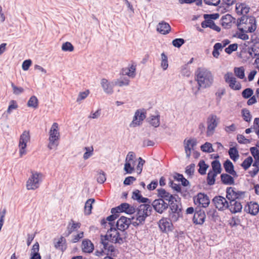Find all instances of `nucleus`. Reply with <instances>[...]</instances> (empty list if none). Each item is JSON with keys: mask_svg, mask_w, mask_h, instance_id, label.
I'll use <instances>...</instances> for the list:
<instances>
[{"mask_svg": "<svg viewBox=\"0 0 259 259\" xmlns=\"http://www.w3.org/2000/svg\"><path fill=\"white\" fill-rule=\"evenodd\" d=\"M250 10V8L245 3H238L236 5V11L238 15L243 16L237 20V25L239 27L242 24H245V29H247L246 32L252 33L256 28V19L254 16H247V14Z\"/></svg>", "mask_w": 259, "mask_h": 259, "instance_id": "obj_1", "label": "nucleus"}, {"mask_svg": "<svg viewBox=\"0 0 259 259\" xmlns=\"http://www.w3.org/2000/svg\"><path fill=\"white\" fill-rule=\"evenodd\" d=\"M195 79L197 81L198 87L193 92L195 95L199 93L201 89L209 88L213 82V76L208 69L203 68H198L195 72Z\"/></svg>", "mask_w": 259, "mask_h": 259, "instance_id": "obj_2", "label": "nucleus"}, {"mask_svg": "<svg viewBox=\"0 0 259 259\" xmlns=\"http://www.w3.org/2000/svg\"><path fill=\"white\" fill-rule=\"evenodd\" d=\"M110 228L108 229L106 234L101 235L100 243L107 247L108 245V241L113 243H119L120 244L123 243L127 238V235H120L118 232V229L115 227L113 223H108Z\"/></svg>", "mask_w": 259, "mask_h": 259, "instance_id": "obj_3", "label": "nucleus"}, {"mask_svg": "<svg viewBox=\"0 0 259 259\" xmlns=\"http://www.w3.org/2000/svg\"><path fill=\"white\" fill-rule=\"evenodd\" d=\"M168 204L170 209L169 211V218L173 222L177 221L180 217H182V206L181 203L174 197V199L168 202Z\"/></svg>", "mask_w": 259, "mask_h": 259, "instance_id": "obj_4", "label": "nucleus"}, {"mask_svg": "<svg viewBox=\"0 0 259 259\" xmlns=\"http://www.w3.org/2000/svg\"><path fill=\"white\" fill-rule=\"evenodd\" d=\"M152 210V206L149 204L140 205L136 208V220H141V222H145L146 218L151 214Z\"/></svg>", "mask_w": 259, "mask_h": 259, "instance_id": "obj_5", "label": "nucleus"}, {"mask_svg": "<svg viewBox=\"0 0 259 259\" xmlns=\"http://www.w3.org/2000/svg\"><path fill=\"white\" fill-rule=\"evenodd\" d=\"M226 197L230 202L237 200H243L245 196V192L237 190L235 188L229 187L226 189Z\"/></svg>", "mask_w": 259, "mask_h": 259, "instance_id": "obj_6", "label": "nucleus"}, {"mask_svg": "<svg viewBox=\"0 0 259 259\" xmlns=\"http://www.w3.org/2000/svg\"><path fill=\"white\" fill-rule=\"evenodd\" d=\"M58 124L55 122L53 124L50 131L49 144L48 148L52 149L55 147L57 146L58 141L59 139L60 134L58 131Z\"/></svg>", "mask_w": 259, "mask_h": 259, "instance_id": "obj_7", "label": "nucleus"}, {"mask_svg": "<svg viewBox=\"0 0 259 259\" xmlns=\"http://www.w3.org/2000/svg\"><path fill=\"white\" fill-rule=\"evenodd\" d=\"M212 203L215 209H218L219 211H225L229 207V201L226 197L221 195L214 196L212 199Z\"/></svg>", "mask_w": 259, "mask_h": 259, "instance_id": "obj_8", "label": "nucleus"}, {"mask_svg": "<svg viewBox=\"0 0 259 259\" xmlns=\"http://www.w3.org/2000/svg\"><path fill=\"white\" fill-rule=\"evenodd\" d=\"M224 79L225 82L229 84V86L231 89L236 91L241 90L242 88L241 84L240 82L237 81L232 72H227L224 75Z\"/></svg>", "mask_w": 259, "mask_h": 259, "instance_id": "obj_9", "label": "nucleus"}, {"mask_svg": "<svg viewBox=\"0 0 259 259\" xmlns=\"http://www.w3.org/2000/svg\"><path fill=\"white\" fill-rule=\"evenodd\" d=\"M131 224V219L130 218L121 216L116 222L115 227L122 232V235L127 236V233L125 230L129 228Z\"/></svg>", "mask_w": 259, "mask_h": 259, "instance_id": "obj_10", "label": "nucleus"}, {"mask_svg": "<svg viewBox=\"0 0 259 259\" xmlns=\"http://www.w3.org/2000/svg\"><path fill=\"white\" fill-rule=\"evenodd\" d=\"M41 173L35 172L32 173L27 182L26 187L28 190H35L39 187Z\"/></svg>", "mask_w": 259, "mask_h": 259, "instance_id": "obj_11", "label": "nucleus"}, {"mask_svg": "<svg viewBox=\"0 0 259 259\" xmlns=\"http://www.w3.org/2000/svg\"><path fill=\"white\" fill-rule=\"evenodd\" d=\"M193 201L195 204L201 205L204 208L207 207L210 203V200L207 194L201 192L193 197Z\"/></svg>", "mask_w": 259, "mask_h": 259, "instance_id": "obj_12", "label": "nucleus"}, {"mask_svg": "<svg viewBox=\"0 0 259 259\" xmlns=\"http://www.w3.org/2000/svg\"><path fill=\"white\" fill-rule=\"evenodd\" d=\"M30 137L29 132L25 131L23 132L20 136L19 147L20 148V154L22 156L23 154H25V148L27 146V143L30 140Z\"/></svg>", "mask_w": 259, "mask_h": 259, "instance_id": "obj_13", "label": "nucleus"}, {"mask_svg": "<svg viewBox=\"0 0 259 259\" xmlns=\"http://www.w3.org/2000/svg\"><path fill=\"white\" fill-rule=\"evenodd\" d=\"M206 215L204 211L201 208V206H197L195 208L193 221L196 224L202 225L205 221Z\"/></svg>", "mask_w": 259, "mask_h": 259, "instance_id": "obj_14", "label": "nucleus"}, {"mask_svg": "<svg viewBox=\"0 0 259 259\" xmlns=\"http://www.w3.org/2000/svg\"><path fill=\"white\" fill-rule=\"evenodd\" d=\"M152 205L154 210L161 214L168 207V203L163 201L162 199H157L153 201Z\"/></svg>", "mask_w": 259, "mask_h": 259, "instance_id": "obj_15", "label": "nucleus"}, {"mask_svg": "<svg viewBox=\"0 0 259 259\" xmlns=\"http://www.w3.org/2000/svg\"><path fill=\"white\" fill-rule=\"evenodd\" d=\"M172 221L169 219L163 218L159 221V227L161 231L164 233H168L172 230Z\"/></svg>", "mask_w": 259, "mask_h": 259, "instance_id": "obj_16", "label": "nucleus"}, {"mask_svg": "<svg viewBox=\"0 0 259 259\" xmlns=\"http://www.w3.org/2000/svg\"><path fill=\"white\" fill-rule=\"evenodd\" d=\"M218 124L217 121V116L211 115L207 119V136H210L213 133L215 127Z\"/></svg>", "mask_w": 259, "mask_h": 259, "instance_id": "obj_17", "label": "nucleus"}, {"mask_svg": "<svg viewBox=\"0 0 259 259\" xmlns=\"http://www.w3.org/2000/svg\"><path fill=\"white\" fill-rule=\"evenodd\" d=\"M146 118V112L137 110L135 112L133 120L130 124V126L135 127L140 125L141 122Z\"/></svg>", "mask_w": 259, "mask_h": 259, "instance_id": "obj_18", "label": "nucleus"}, {"mask_svg": "<svg viewBox=\"0 0 259 259\" xmlns=\"http://www.w3.org/2000/svg\"><path fill=\"white\" fill-rule=\"evenodd\" d=\"M242 200H237L231 201L229 202L228 209H229L232 213H236L241 211L242 209L243 203Z\"/></svg>", "mask_w": 259, "mask_h": 259, "instance_id": "obj_19", "label": "nucleus"}, {"mask_svg": "<svg viewBox=\"0 0 259 259\" xmlns=\"http://www.w3.org/2000/svg\"><path fill=\"white\" fill-rule=\"evenodd\" d=\"M244 211L252 215H255L258 213L259 205L256 202H248L244 206Z\"/></svg>", "mask_w": 259, "mask_h": 259, "instance_id": "obj_20", "label": "nucleus"}, {"mask_svg": "<svg viewBox=\"0 0 259 259\" xmlns=\"http://www.w3.org/2000/svg\"><path fill=\"white\" fill-rule=\"evenodd\" d=\"M81 227V224L79 222H75L72 219L69 222L67 231L64 233L65 237H68L73 232L76 231Z\"/></svg>", "mask_w": 259, "mask_h": 259, "instance_id": "obj_21", "label": "nucleus"}, {"mask_svg": "<svg viewBox=\"0 0 259 259\" xmlns=\"http://www.w3.org/2000/svg\"><path fill=\"white\" fill-rule=\"evenodd\" d=\"M185 151L187 157L189 158L191 155V151L197 144V141L195 139H190L186 141L184 140Z\"/></svg>", "mask_w": 259, "mask_h": 259, "instance_id": "obj_22", "label": "nucleus"}, {"mask_svg": "<svg viewBox=\"0 0 259 259\" xmlns=\"http://www.w3.org/2000/svg\"><path fill=\"white\" fill-rule=\"evenodd\" d=\"M157 191L158 199H162L163 201H167L168 202L174 199L175 196L167 192L164 189H158Z\"/></svg>", "mask_w": 259, "mask_h": 259, "instance_id": "obj_23", "label": "nucleus"}, {"mask_svg": "<svg viewBox=\"0 0 259 259\" xmlns=\"http://www.w3.org/2000/svg\"><path fill=\"white\" fill-rule=\"evenodd\" d=\"M223 165L225 171L227 173L231 175L234 177H237L238 176L237 172L234 170V165L230 160H226L224 162Z\"/></svg>", "mask_w": 259, "mask_h": 259, "instance_id": "obj_24", "label": "nucleus"}, {"mask_svg": "<svg viewBox=\"0 0 259 259\" xmlns=\"http://www.w3.org/2000/svg\"><path fill=\"white\" fill-rule=\"evenodd\" d=\"M132 198L137 200L139 203H143L144 204L151 203L149 199L142 196L139 190H136L133 192Z\"/></svg>", "mask_w": 259, "mask_h": 259, "instance_id": "obj_25", "label": "nucleus"}, {"mask_svg": "<svg viewBox=\"0 0 259 259\" xmlns=\"http://www.w3.org/2000/svg\"><path fill=\"white\" fill-rule=\"evenodd\" d=\"M82 250L85 253H91L94 249L93 243L89 239H84L82 242Z\"/></svg>", "mask_w": 259, "mask_h": 259, "instance_id": "obj_26", "label": "nucleus"}, {"mask_svg": "<svg viewBox=\"0 0 259 259\" xmlns=\"http://www.w3.org/2000/svg\"><path fill=\"white\" fill-rule=\"evenodd\" d=\"M171 27L168 23L162 21L160 22L157 27V30L162 34H166L170 31Z\"/></svg>", "mask_w": 259, "mask_h": 259, "instance_id": "obj_27", "label": "nucleus"}, {"mask_svg": "<svg viewBox=\"0 0 259 259\" xmlns=\"http://www.w3.org/2000/svg\"><path fill=\"white\" fill-rule=\"evenodd\" d=\"M235 19L233 18L231 15L227 14L223 16L221 19V24L223 26L227 27L228 26L230 27L231 23L233 22H235Z\"/></svg>", "mask_w": 259, "mask_h": 259, "instance_id": "obj_28", "label": "nucleus"}, {"mask_svg": "<svg viewBox=\"0 0 259 259\" xmlns=\"http://www.w3.org/2000/svg\"><path fill=\"white\" fill-rule=\"evenodd\" d=\"M234 73L237 78L244 79V81L247 80L245 75V69L243 66L234 67Z\"/></svg>", "mask_w": 259, "mask_h": 259, "instance_id": "obj_29", "label": "nucleus"}, {"mask_svg": "<svg viewBox=\"0 0 259 259\" xmlns=\"http://www.w3.org/2000/svg\"><path fill=\"white\" fill-rule=\"evenodd\" d=\"M102 87L103 88L104 91L108 94H111L113 92V85L111 84L105 78H103L101 80V82Z\"/></svg>", "mask_w": 259, "mask_h": 259, "instance_id": "obj_30", "label": "nucleus"}, {"mask_svg": "<svg viewBox=\"0 0 259 259\" xmlns=\"http://www.w3.org/2000/svg\"><path fill=\"white\" fill-rule=\"evenodd\" d=\"M221 180L225 185H234V179L233 177L227 174H222L221 175Z\"/></svg>", "mask_w": 259, "mask_h": 259, "instance_id": "obj_31", "label": "nucleus"}, {"mask_svg": "<svg viewBox=\"0 0 259 259\" xmlns=\"http://www.w3.org/2000/svg\"><path fill=\"white\" fill-rule=\"evenodd\" d=\"M121 207L122 208L123 212L128 214H132L136 212V208L127 203H122Z\"/></svg>", "mask_w": 259, "mask_h": 259, "instance_id": "obj_32", "label": "nucleus"}, {"mask_svg": "<svg viewBox=\"0 0 259 259\" xmlns=\"http://www.w3.org/2000/svg\"><path fill=\"white\" fill-rule=\"evenodd\" d=\"M207 215L208 217L213 222H215L220 220L218 212L215 208L209 209L207 211Z\"/></svg>", "mask_w": 259, "mask_h": 259, "instance_id": "obj_33", "label": "nucleus"}, {"mask_svg": "<svg viewBox=\"0 0 259 259\" xmlns=\"http://www.w3.org/2000/svg\"><path fill=\"white\" fill-rule=\"evenodd\" d=\"M95 200L93 198L89 199L85 202L84 205V214L89 215L92 212V204L95 202Z\"/></svg>", "mask_w": 259, "mask_h": 259, "instance_id": "obj_34", "label": "nucleus"}, {"mask_svg": "<svg viewBox=\"0 0 259 259\" xmlns=\"http://www.w3.org/2000/svg\"><path fill=\"white\" fill-rule=\"evenodd\" d=\"M160 115H152L149 117V122L155 127H157L160 124Z\"/></svg>", "mask_w": 259, "mask_h": 259, "instance_id": "obj_35", "label": "nucleus"}, {"mask_svg": "<svg viewBox=\"0 0 259 259\" xmlns=\"http://www.w3.org/2000/svg\"><path fill=\"white\" fill-rule=\"evenodd\" d=\"M211 166L212 168V172L217 174H221L222 171L221 164L220 161L218 160H214L211 162Z\"/></svg>", "mask_w": 259, "mask_h": 259, "instance_id": "obj_36", "label": "nucleus"}, {"mask_svg": "<svg viewBox=\"0 0 259 259\" xmlns=\"http://www.w3.org/2000/svg\"><path fill=\"white\" fill-rule=\"evenodd\" d=\"M238 29L240 32H236L233 35V36L244 40L248 39L249 38L248 35L244 33L245 31L247 32L246 31H247V29L244 30L243 28H239Z\"/></svg>", "mask_w": 259, "mask_h": 259, "instance_id": "obj_37", "label": "nucleus"}, {"mask_svg": "<svg viewBox=\"0 0 259 259\" xmlns=\"http://www.w3.org/2000/svg\"><path fill=\"white\" fill-rule=\"evenodd\" d=\"M228 153L231 159L234 161L238 159L239 157L238 151L235 147L230 148L229 150Z\"/></svg>", "mask_w": 259, "mask_h": 259, "instance_id": "obj_38", "label": "nucleus"}, {"mask_svg": "<svg viewBox=\"0 0 259 259\" xmlns=\"http://www.w3.org/2000/svg\"><path fill=\"white\" fill-rule=\"evenodd\" d=\"M199 166L198 172L201 175H204L206 174V171L208 167V165L206 164L203 160H201L198 164Z\"/></svg>", "mask_w": 259, "mask_h": 259, "instance_id": "obj_39", "label": "nucleus"}, {"mask_svg": "<svg viewBox=\"0 0 259 259\" xmlns=\"http://www.w3.org/2000/svg\"><path fill=\"white\" fill-rule=\"evenodd\" d=\"M217 175L218 174L212 172V171H209L208 172L206 179L207 183L208 185L211 186L214 184L215 181V177H217Z\"/></svg>", "mask_w": 259, "mask_h": 259, "instance_id": "obj_40", "label": "nucleus"}, {"mask_svg": "<svg viewBox=\"0 0 259 259\" xmlns=\"http://www.w3.org/2000/svg\"><path fill=\"white\" fill-rule=\"evenodd\" d=\"M129 79L127 77H122L120 78L117 79L115 82L114 85L119 87H122L123 85H128L129 84Z\"/></svg>", "mask_w": 259, "mask_h": 259, "instance_id": "obj_41", "label": "nucleus"}, {"mask_svg": "<svg viewBox=\"0 0 259 259\" xmlns=\"http://www.w3.org/2000/svg\"><path fill=\"white\" fill-rule=\"evenodd\" d=\"M38 100L37 98L34 96H31L27 102V106L29 107H32L36 109L38 107Z\"/></svg>", "mask_w": 259, "mask_h": 259, "instance_id": "obj_42", "label": "nucleus"}, {"mask_svg": "<svg viewBox=\"0 0 259 259\" xmlns=\"http://www.w3.org/2000/svg\"><path fill=\"white\" fill-rule=\"evenodd\" d=\"M253 162V158L251 156H249L242 162L241 166L244 170H247L251 166Z\"/></svg>", "mask_w": 259, "mask_h": 259, "instance_id": "obj_43", "label": "nucleus"}, {"mask_svg": "<svg viewBox=\"0 0 259 259\" xmlns=\"http://www.w3.org/2000/svg\"><path fill=\"white\" fill-rule=\"evenodd\" d=\"M201 150L204 152L211 153L214 151L212 144L208 142H206L200 147Z\"/></svg>", "mask_w": 259, "mask_h": 259, "instance_id": "obj_44", "label": "nucleus"}, {"mask_svg": "<svg viewBox=\"0 0 259 259\" xmlns=\"http://www.w3.org/2000/svg\"><path fill=\"white\" fill-rule=\"evenodd\" d=\"M97 180L99 183L103 184L106 180V174L102 170L98 171Z\"/></svg>", "mask_w": 259, "mask_h": 259, "instance_id": "obj_45", "label": "nucleus"}, {"mask_svg": "<svg viewBox=\"0 0 259 259\" xmlns=\"http://www.w3.org/2000/svg\"><path fill=\"white\" fill-rule=\"evenodd\" d=\"M222 50V46L220 42H217L213 46V50L212 51V55L215 58H218L220 55L219 50Z\"/></svg>", "mask_w": 259, "mask_h": 259, "instance_id": "obj_46", "label": "nucleus"}, {"mask_svg": "<svg viewBox=\"0 0 259 259\" xmlns=\"http://www.w3.org/2000/svg\"><path fill=\"white\" fill-rule=\"evenodd\" d=\"M195 164L191 163L186 167L185 173L189 176V177L192 178L193 176L195 171Z\"/></svg>", "mask_w": 259, "mask_h": 259, "instance_id": "obj_47", "label": "nucleus"}, {"mask_svg": "<svg viewBox=\"0 0 259 259\" xmlns=\"http://www.w3.org/2000/svg\"><path fill=\"white\" fill-rule=\"evenodd\" d=\"M114 221V216L112 214L107 217L106 219H102L101 221V224L103 227L106 228L107 226H109L108 223H113L112 222Z\"/></svg>", "mask_w": 259, "mask_h": 259, "instance_id": "obj_48", "label": "nucleus"}, {"mask_svg": "<svg viewBox=\"0 0 259 259\" xmlns=\"http://www.w3.org/2000/svg\"><path fill=\"white\" fill-rule=\"evenodd\" d=\"M241 113L243 119L246 122H249L251 118L250 111L248 109L244 108L242 110Z\"/></svg>", "mask_w": 259, "mask_h": 259, "instance_id": "obj_49", "label": "nucleus"}, {"mask_svg": "<svg viewBox=\"0 0 259 259\" xmlns=\"http://www.w3.org/2000/svg\"><path fill=\"white\" fill-rule=\"evenodd\" d=\"M253 94V90L252 89L249 88H246L245 90H244L241 93L242 96L244 99L249 98L250 97H251L252 96Z\"/></svg>", "mask_w": 259, "mask_h": 259, "instance_id": "obj_50", "label": "nucleus"}, {"mask_svg": "<svg viewBox=\"0 0 259 259\" xmlns=\"http://www.w3.org/2000/svg\"><path fill=\"white\" fill-rule=\"evenodd\" d=\"M161 56V66L162 67L163 70H166L168 67V61L167 56L162 53Z\"/></svg>", "mask_w": 259, "mask_h": 259, "instance_id": "obj_51", "label": "nucleus"}, {"mask_svg": "<svg viewBox=\"0 0 259 259\" xmlns=\"http://www.w3.org/2000/svg\"><path fill=\"white\" fill-rule=\"evenodd\" d=\"M62 50L65 52H72L74 50V47L70 42L67 41L63 44Z\"/></svg>", "mask_w": 259, "mask_h": 259, "instance_id": "obj_52", "label": "nucleus"}, {"mask_svg": "<svg viewBox=\"0 0 259 259\" xmlns=\"http://www.w3.org/2000/svg\"><path fill=\"white\" fill-rule=\"evenodd\" d=\"M223 3L220 8H224V10H226V8H228L230 6L233 5L235 2L236 0H222Z\"/></svg>", "mask_w": 259, "mask_h": 259, "instance_id": "obj_53", "label": "nucleus"}, {"mask_svg": "<svg viewBox=\"0 0 259 259\" xmlns=\"http://www.w3.org/2000/svg\"><path fill=\"white\" fill-rule=\"evenodd\" d=\"M185 42V40L183 38H179L174 39L172 41V45L178 48H180Z\"/></svg>", "mask_w": 259, "mask_h": 259, "instance_id": "obj_54", "label": "nucleus"}, {"mask_svg": "<svg viewBox=\"0 0 259 259\" xmlns=\"http://www.w3.org/2000/svg\"><path fill=\"white\" fill-rule=\"evenodd\" d=\"M238 45L237 44H233L229 45V46L225 48V51L228 54H231L233 52L237 50Z\"/></svg>", "mask_w": 259, "mask_h": 259, "instance_id": "obj_55", "label": "nucleus"}, {"mask_svg": "<svg viewBox=\"0 0 259 259\" xmlns=\"http://www.w3.org/2000/svg\"><path fill=\"white\" fill-rule=\"evenodd\" d=\"M240 224V220L237 217H233L231 219L229 224L232 227H237Z\"/></svg>", "mask_w": 259, "mask_h": 259, "instance_id": "obj_56", "label": "nucleus"}, {"mask_svg": "<svg viewBox=\"0 0 259 259\" xmlns=\"http://www.w3.org/2000/svg\"><path fill=\"white\" fill-rule=\"evenodd\" d=\"M85 149L86 152L83 154V158L86 160L88 159L90 156H91L93 154V147H85Z\"/></svg>", "mask_w": 259, "mask_h": 259, "instance_id": "obj_57", "label": "nucleus"}, {"mask_svg": "<svg viewBox=\"0 0 259 259\" xmlns=\"http://www.w3.org/2000/svg\"><path fill=\"white\" fill-rule=\"evenodd\" d=\"M11 87L13 89V93L15 95H20L24 92V89L22 87H18L13 82L11 83Z\"/></svg>", "mask_w": 259, "mask_h": 259, "instance_id": "obj_58", "label": "nucleus"}, {"mask_svg": "<svg viewBox=\"0 0 259 259\" xmlns=\"http://www.w3.org/2000/svg\"><path fill=\"white\" fill-rule=\"evenodd\" d=\"M139 163L137 167V170L138 174H140L143 169V166L145 162V161L141 157H139Z\"/></svg>", "mask_w": 259, "mask_h": 259, "instance_id": "obj_59", "label": "nucleus"}, {"mask_svg": "<svg viewBox=\"0 0 259 259\" xmlns=\"http://www.w3.org/2000/svg\"><path fill=\"white\" fill-rule=\"evenodd\" d=\"M207 22V23H208V27L217 32H220L221 31V28L219 26L216 25L214 22L213 21V20H208V21Z\"/></svg>", "mask_w": 259, "mask_h": 259, "instance_id": "obj_60", "label": "nucleus"}, {"mask_svg": "<svg viewBox=\"0 0 259 259\" xmlns=\"http://www.w3.org/2000/svg\"><path fill=\"white\" fill-rule=\"evenodd\" d=\"M237 140L240 144H246L250 143V141L245 138V137L241 134L237 136Z\"/></svg>", "mask_w": 259, "mask_h": 259, "instance_id": "obj_61", "label": "nucleus"}, {"mask_svg": "<svg viewBox=\"0 0 259 259\" xmlns=\"http://www.w3.org/2000/svg\"><path fill=\"white\" fill-rule=\"evenodd\" d=\"M220 17V15L218 13H213L211 14H204V18L208 20H217Z\"/></svg>", "mask_w": 259, "mask_h": 259, "instance_id": "obj_62", "label": "nucleus"}, {"mask_svg": "<svg viewBox=\"0 0 259 259\" xmlns=\"http://www.w3.org/2000/svg\"><path fill=\"white\" fill-rule=\"evenodd\" d=\"M169 186L171 187L176 191L177 192H181V187L180 184H177L172 181L169 182Z\"/></svg>", "mask_w": 259, "mask_h": 259, "instance_id": "obj_63", "label": "nucleus"}, {"mask_svg": "<svg viewBox=\"0 0 259 259\" xmlns=\"http://www.w3.org/2000/svg\"><path fill=\"white\" fill-rule=\"evenodd\" d=\"M31 63L32 61L30 59L24 61L22 66L23 70L24 71L27 70L31 66Z\"/></svg>", "mask_w": 259, "mask_h": 259, "instance_id": "obj_64", "label": "nucleus"}]
</instances>
